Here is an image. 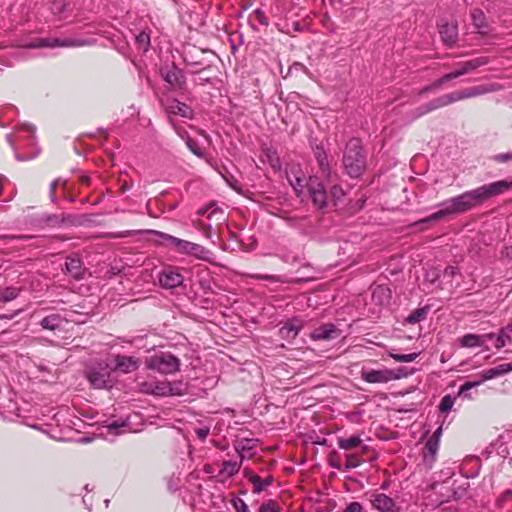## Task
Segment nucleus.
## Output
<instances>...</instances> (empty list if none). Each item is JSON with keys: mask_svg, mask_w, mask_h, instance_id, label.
<instances>
[{"mask_svg": "<svg viewBox=\"0 0 512 512\" xmlns=\"http://www.w3.org/2000/svg\"><path fill=\"white\" fill-rule=\"evenodd\" d=\"M512 187V181L500 180L445 200L440 209L417 223L438 221L450 215L462 214L479 206L487 199L502 194Z\"/></svg>", "mask_w": 512, "mask_h": 512, "instance_id": "nucleus-1", "label": "nucleus"}, {"mask_svg": "<svg viewBox=\"0 0 512 512\" xmlns=\"http://www.w3.org/2000/svg\"><path fill=\"white\" fill-rule=\"evenodd\" d=\"M343 164L351 177H358L365 169V158L362 154L361 143L358 139H351L344 152Z\"/></svg>", "mask_w": 512, "mask_h": 512, "instance_id": "nucleus-2", "label": "nucleus"}, {"mask_svg": "<svg viewBox=\"0 0 512 512\" xmlns=\"http://www.w3.org/2000/svg\"><path fill=\"white\" fill-rule=\"evenodd\" d=\"M148 369L156 370L163 374H171L179 370L180 361L174 355L167 352H158L145 359Z\"/></svg>", "mask_w": 512, "mask_h": 512, "instance_id": "nucleus-3", "label": "nucleus"}, {"mask_svg": "<svg viewBox=\"0 0 512 512\" xmlns=\"http://www.w3.org/2000/svg\"><path fill=\"white\" fill-rule=\"evenodd\" d=\"M512 371V363H503L494 368L482 371L479 374L480 379L476 381H469L463 384L459 389V394H465L470 389L477 387L487 380L494 379Z\"/></svg>", "mask_w": 512, "mask_h": 512, "instance_id": "nucleus-4", "label": "nucleus"}, {"mask_svg": "<svg viewBox=\"0 0 512 512\" xmlns=\"http://www.w3.org/2000/svg\"><path fill=\"white\" fill-rule=\"evenodd\" d=\"M145 391L156 396L183 395L186 385L182 382L161 381L145 384Z\"/></svg>", "mask_w": 512, "mask_h": 512, "instance_id": "nucleus-5", "label": "nucleus"}, {"mask_svg": "<svg viewBox=\"0 0 512 512\" xmlns=\"http://www.w3.org/2000/svg\"><path fill=\"white\" fill-rule=\"evenodd\" d=\"M88 380L94 388L103 389L111 387L113 384L112 371L107 366L94 368L88 372Z\"/></svg>", "mask_w": 512, "mask_h": 512, "instance_id": "nucleus-6", "label": "nucleus"}, {"mask_svg": "<svg viewBox=\"0 0 512 512\" xmlns=\"http://www.w3.org/2000/svg\"><path fill=\"white\" fill-rule=\"evenodd\" d=\"M399 378L400 376L394 370L389 368H382L378 370L372 369L362 372V379L371 384H384Z\"/></svg>", "mask_w": 512, "mask_h": 512, "instance_id": "nucleus-7", "label": "nucleus"}, {"mask_svg": "<svg viewBox=\"0 0 512 512\" xmlns=\"http://www.w3.org/2000/svg\"><path fill=\"white\" fill-rule=\"evenodd\" d=\"M456 101L454 92L444 94L438 98H435L431 100L430 102L418 107L414 113V118H418L420 116H423L433 110L443 108L447 105H450Z\"/></svg>", "mask_w": 512, "mask_h": 512, "instance_id": "nucleus-8", "label": "nucleus"}, {"mask_svg": "<svg viewBox=\"0 0 512 512\" xmlns=\"http://www.w3.org/2000/svg\"><path fill=\"white\" fill-rule=\"evenodd\" d=\"M308 192L315 206L322 209L327 205V193L323 184L315 177L308 180Z\"/></svg>", "mask_w": 512, "mask_h": 512, "instance_id": "nucleus-9", "label": "nucleus"}, {"mask_svg": "<svg viewBox=\"0 0 512 512\" xmlns=\"http://www.w3.org/2000/svg\"><path fill=\"white\" fill-rule=\"evenodd\" d=\"M87 44V41L84 40H76V39H38L35 43L30 45V47H77V46H84Z\"/></svg>", "mask_w": 512, "mask_h": 512, "instance_id": "nucleus-10", "label": "nucleus"}, {"mask_svg": "<svg viewBox=\"0 0 512 512\" xmlns=\"http://www.w3.org/2000/svg\"><path fill=\"white\" fill-rule=\"evenodd\" d=\"M287 179L297 195H301L305 187L308 188V181L299 167H291L290 170L287 171Z\"/></svg>", "mask_w": 512, "mask_h": 512, "instance_id": "nucleus-11", "label": "nucleus"}, {"mask_svg": "<svg viewBox=\"0 0 512 512\" xmlns=\"http://www.w3.org/2000/svg\"><path fill=\"white\" fill-rule=\"evenodd\" d=\"M372 506L379 512H399L395 501L383 493L373 494L371 498Z\"/></svg>", "mask_w": 512, "mask_h": 512, "instance_id": "nucleus-12", "label": "nucleus"}, {"mask_svg": "<svg viewBox=\"0 0 512 512\" xmlns=\"http://www.w3.org/2000/svg\"><path fill=\"white\" fill-rule=\"evenodd\" d=\"M183 276L175 268H168L164 270L159 276V282L162 287L173 289L183 283Z\"/></svg>", "mask_w": 512, "mask_h": 512, "instance_id": "nucleus-13", "label": "nucleus"}, {"mask_svg": "<svg viewBox=\"0 0 512 512\" xmlns=\"http://www.w3.org/2000/svg\"><path fill=\"white\" fill-rule=\"evenodd\" d=\"M165 110L171 115H179L188 119L193 116V110L185 103L176 99L168 100L165 104Z\"/></svg>", "mask_w": 512, "mask_h": 512, "instance_id": "nucleus-14", "label": "nucleus"}, {"mask_svg": "<svg viewBox=\"0 0 512 512\" xmlns=\"http://www.w3.org/2000/svg\"><path fill=\"white\" fill-rule=\"evenodd\" d=\"M149 233L158 235L160 238L169 241L179 253L186 254V255L189 254L190 245H191L190 241L179 239L172 235H169V234H166L163 232H159V231H155V230H151V231H149Z\"/></svg>", "mask_w": 512, "mask_h": 512, "instance_id": "nucleus-15", "label": "nucleus"}, {"mask_svg": "<svg viewBox=\"0 0 512 512\" xmlns=\"http://www.w3.org/2000/svg\"><path fill=\"white\" fill-rule=\"evenodd\" d=\"M161 75L163 79L172 86L181 87L182 86V73L181 70L178 69L174 64L171 66H166L161 69Z\"/></svg>", "mask_w": 512, "mask_h": 512, "instance_id": "nucleus-16", "label": "nucleus"}, {"mask_svg": "<svg viewBox=\"0 0 512 512\" xmlns=\"http://www.w3.org/2000/svg\"><path fill=\"white\" fill-rule=\"evenodd\" d=\"M116 369L123 373H131L138 369L139 361L131 356L118 355L115 359Z\"/></svg>", "mask_w": 512, "mask_h": 512, "instance_id": "nucleus-17", "label": "nucleus"}, {"mask_svg": "<svg viewBox=\"0 0 512 512\" xmlns=\"http://www.w3.org/2000/svg\"><path fill=\"white\" fill-rule=\"evenodd\" d=\"M339 336V331L332 324H325L319 328H316L311 333L313 340H329Z\"/></svg>", "mask_w": 512, "mask_h": 512, "instance_id": "nucleus-18", "label": "nucleus"}, {"mask_svg": "<svg viewBox=\"0 0 512 512\" xmlns=\"http://www.w3.org/2000/svg\"><path fill=\"white\" fill-rule=\"evenodd\" d=\"M487 63H488L487 57L475 58V59H472V60L462 63L461 66L457 70H455V72L457 73V77H460V76H463V75H465L483 65H486Z\"/></svg>", "mask_w": 512, "mask_h": 512, "instance_id": "nucleus-19", "label": "nucleus"}, {"mask_svg": "<svg viewBox=\"0 0 512 512\" xmlns=\"http://www.w3.org/2000/svg\"><path fill=\"white\" fill-rule=\"evenodd\" d=\"M489 91H490L489 88H487L484 85H481V86L466 88L461 91H454V94H455L456 101H461L464 99H468V98H472V97H476V96L485 94Z\"/></svg>", "mask_w": 512, "mask_h": 512, "instance_id": "nucleus-20", "label": "nucleus"}, {"mask_svg": "<svg viewBox=\"0 0 512 512\" xmlns=\"http://www.w3.org/2000/svg\"><path fill=\"white\" fill-rule=\"evenodd\" d=\"M440 35L447 45H452L457 38V28L453 24H445L440 27Z\"/></svg>", "mask_w": 512, "mask_h": 512, "instance_id": "nucleus-21", "label": "nucleus"}, {"mask_svg": "<svg viewBox=\"0 0 512 512\" xmlns=\"http://www.w3.org/2000/svg\"><path fill=\"white\" fill-rule=\"evenodd\" d=\"M255 447V441L250 439H243L237 441L235 448L240 456V460L242 461L246 457H251L252 454L249 452Z\"/></svg>", "mask_w": 512, "mask_h": 512, "instance_id": "nucleus-22", "label": "nucleus"}, {"mask_svg": "<svg viewBox=\"0 0 512 512\" xmlns=\"http://www.w3.org/2000/svg\"><path fill=\"white\" fill-rule=\"evenodd\" d=\"M300 324L297 320L287 322L281 329L280 334L283 338L293 339L300 331Z\"/></svg>", "mask_w": 512, "mask_h": 512, "instance_id": "nucleus-23", "label": "nucleus"}, {"mask_svg": "<svg viewBox=\"0 0 512 512\" xmlns=\"http://www.w3.org/2000/svg\"><path fill=\"white\" fill-rule=\"evenodd\" d=\"M484 344V339L480 335L477 334H466L460 339V345L466 348H475L482 346Z\"/></svg>", "mask_w": 512, "mask_h": 512, "instance_id": "nucleus-24", "label": "nucleus"}, {"mask_svg": "<svg viewBox=\"0 0 512 512\" xmlns=\"http://www.w3.org/2000/svg\"><path fill=\"white\" fill-rule=\"evenodd\" d=\"M315 156L319 164L320 170L330 179V167L327 154L323 149L318 147L315 152Z\"/></svg>", "mask_w": 512, "mask_h": 512, "instance_id": "nucleus-25", "label": "nucleus"}, {"mask_svg": "<svg viewBox=\"0 0 512 512\" xmlns=\"http://www.w3.org/2000/svg\"><path fill=\"white\" fill-rule=\"evenodd\" d=\"M241 464H242L241 460L239 462L224 461L222 463V468L220 470V473L222 475H225L226 477H232L239 472Z\"/></svg>", "mask_w": 512, "mask_h": 512, "instance_id": "nucleus-26", "label": "nucleus"}, {"mask_svg": "<svg viewBox=\"0 0 512 512\" xmlns=\"http://www.w3.org/2000/svg\"><path fill=\"white\" fill-rule=\"evenodd\" d=\"M362 443L359 436H352L350 438H338L337 444L340 449L349 450L358 447Z\"/></svg>", "mask_w": 512, "mask_h": 512, "instance_id": "nucleus-27", "label": "nucleus"}, {"mask_svg": "<svg viewBox=\"0 0 512 512\" xmlns=\"http://www.w3.org/2000/svg\"><path fill=\"white\" fill-rule=\"evenodd\" d=\"M372 298L374 301L384 304L388 302L390 298V290L385 286H377L372 293Z\"/></svg>", "mask_w": 512, "mask_h": 512, "instance_id": "nucleus-28", "label": "nucleus"}, {"mask_svg": "<svg viewBox=\"0 0 512 512\" xmlns=\"http://www.w3.org/2000/svg\"><path fill=\"white\" fill-rule=\"evenodd\" d=\"M263 153H264L268 163L274 170L281 169L280 158H279L277 152L273 148H265L263 150Z\"/></svg>", "mask_w": 512, "mask_h": 512, "instance_id": "nucleus-29", "label": "nucleus"}, {"mask_svg": "<svg viewBox=\"0 0 512 512\" xmlns=\"http://www.w3.org/2000/svg\"><path fill=\"white\" fill-rule=\"evenodd\" d=\"M177 133L181 136V138H183L185 140L187 147L194 155H196L199 158L204 157V154H203L202 150L199 148V146L197 145V143L194 140H192L187 135L186 132H180L179 130H177Z\"/></svg>", "mask_w": 512, "mask_h": 512, "instance_id": "nucleus-30", "label": "nucleus"}, {"mask_svg": "<svg viewBox=\"0 0 512 512\" xmlns=\"http://www.w3.org/2000/svg\"><path fill=\"white\" fill-rule=\"evenodd\" d=\"M427 314H428L427 307L417 308L416 310H414L412 313H410L407 316L406 322L409 324L419 323L426 318Z\"/></svg>", "mask_w": 512, "mask_h": 512, "instance_id": "nucleus-31", "label": "nucleus"}, {"mask_svg": "<svg viewBox=\"0 0 512 512\" xmlns=\"http://www.w3.org/2000/svg\"><path fill=\"white\" fill-rule=\"evenodd\" d=\"M471 17H472L474 25L477 27L479 32L484 33V31H482V29H484L486 27V22H485L486 18H485V14L483 13V11H481L480 9H474L471 13Z\"/></svg>", "mask_w": 512, "mask_h": 512, "instance_id": "nucleus-32", "label": "nucleus"}, {"mask_svg": "<svg viewBox=\"0 0 512 512\" xmlns=\"http://www.w3.org/2000/svg\"><path fill=\"white\" fill-rule=\"evenodd\" d=\"M208 254H209V251L206 250L203 246L191 242L188 255L195 256L196 258L201 259V260H206Z\"/></svg>", "mask_w": 512, "mask_h": 512, "instance_id": "nucleus-33", "label": "nucleus"}, {"mask_svg": "<svg viewBox=\"0 0 512 512\" xmlns=\"http://www.w3.org/2000/svg\"><path fill=\"white\" fill-rule=\"evenodd\" d=\"M442 435V427L436 429L432 438L427 443V449L431 454H435L439 447L440 437Z\"/></svg>", "mask_w": 512, "mask_h": 512, "instance_id": "nucleus-34", "label": "nucleus"}, {"mask_svg": "<svg viewBox=\"0 0 512 512\" xmlns=\"http://www.w3.org/2000/svg\"><path fill=\"white\" fill-rule=\"evenodd\" d=\"M61 324V318L58 315H50L45 317L41 321V325L45 329L54 330L58 328Z\"/></svg>", "mask_w": 512, "mask_h": 512, "instance_id": "nucleus-35", "label": "nucleus"}, {"mask_svg": "<svg viewBox=\"0 0 512 512\" xmlns=\"http://www.w3.org/2000/svg\"><path fill=\"white\" fill-rule=\"evenodd\" d=\"M388 355L395 361L403 362V363L413 362L419 356L418 353L398 354V353H395L394 351H389Z\"/></svg>", "mask_w": 512, "mask_h": 512, "instance_id": "nucleus-36", "label": "nucleus"}, {"mask_svg": "<svg viewBox=\"0 0 512 512\" xmlns=\"http://www.w3.org/2000/svg\"><path fill=\"white\" fill-rule=\"evenodd\" d=\"M66 270L69 272L74 278L80 277V261L78 259H68L65 263Z\"/></svg>", "mask_w": 512, "mask_h": 512, "instance_id": "nucleus-37", "label": "nucleus"}, {"mask_svg": "<svg viewBox=\"0 0 512 512\" xmlns=\"http://www.w3.org/2000/svg\"><path fill=\"white\" fill-rule=\"evenodd\" d=\"M19 291L16 288L8 287L5 289H0V301L9 302L15 299L18 295Z\"/></svg>", "mask_w": 512, "mask_h": 512, "instance_id": "nucleus-38", "label": "nucleus"}, {"mask_svg": "<svg viewBox=\"0 0 512 512\" xmlns=\"http://www.w3.org/2000/svg\"><path fill=\"white\" fill-rule=\"evenodd\" d=\"M258 512H281V508L277 501L268 500L260 505Z\"/></svg>", "mask_w": 512, "mask_h": 512, "instance_id": "nucleus-39", "label": "nucleus"}, {"mask_svg": "<svg viewBox=\"0 0 512 512\" xmlns=\"http://www.w3.org/2000/svg\"><path fill=\"white\" fill-rule=\"evenodd\" d=\"M508 329L502 328L496 338L495 347L497 349L503 348L507 344V340H510V336L507 333Z\"/></svg>", "mask_w": 512, "mask_h": 512, "instance_id": "nucleus-40", "label": "nucleus"}, {"mask_svg": "<svg viewBox=\"0 0 512 512\" xmlns=\"http://www.w3.org/2000/svg\"><path fill=\"white\" fill-rule=\"evenodd\" d=\"M330 194L334 202V205H337L338 202L345 196L344 190L342 189V187L338 185H333L331 187Z\"/></svg>", "mask_w": 512, "mask_h": 512, "instance_id": "nucleus-41", "label": "nucleus"}, {"mask_svg": "<svg viewBox=\"0 0 512 512\" xmlns=\"http://www.w3.org/2000/svg\"><path fill=\"white\" fill-rule=\"evenodd\" d=\"M453 405H454L453 398L450 395H446L442 398L440 405H439V409L442 412H448L452 409Z\"/></svg>", "mask_w": 512, "mask_h": 512, "instance_id": "nucleus-42", "label": "nucleus"}, {"mask_svg": "<svg viewBox=\"0 0 512 512\" xmlns=\"http://www.w3.org/2000/svg\"><path fill=\"white\" fill-rule=\"evenodd\" d=\"M443 84H445V81L441 78L435 80L433 83H431L429 86H426L425 88H423L420 93L423 94V93H426V92H429V91H433V90H436L438 88H440Z\"/></svg>", "mask_w": 512, "mask_h": 512, "instance_id": "nucleus-43", "label": "nucleus"}, {"mask_svg": "<svg viewBox=\"0 0 512 512\" xmlns=\"http://www.w3.org/2000/svg\"><path fill=\"white\" fill-rule=\"evenodd\" d=\"M346 468L347 469H352V468H356L357 466L360 465V461L356 458L355 455L353 454H349L346 456Z\"/></svg>", "mask_w": 512, "mask_h": 512, "instance_id": "nucleus-44", "label": "nucleus"}, {"mask_svg": "<svg viewBox=\"0 0 512 512\" xmlns=\"http://www.w3.org/2000/svg\"><path fill=\"white\" fill-rule=\"evenodd\" d=\"M251 481L254 485V492H256V493L261 492L264 489V487L266 486L264 481H262L261 478L257 475L253 476L251 478Z\"/></svg>", "mask_w": 512, "mask_h": 512, "instance_id": "nucleus-45", "label": "nucleus"}, {"mask_svg": "<svg viewBox=\"0 0 512 512\" xmlns=\"http://www.w3.org/2000/svg\"><path fill=\"white\" fill-rule=\"evenodd\" d=\"M136 39L139 42V44L144 48V50L148 48L150 42V37L148 33L141 32Z\"/></svg>", "mask_w": 512, "mask_h": 512, "instance_id": "nucleus-46", "label": "nucleus"}, {"mask_svg": "<svg viewBox=\"0 0 512 512\" xmlns=\"http://www.w3.org/2000/svg\"><path fill=\"white\" fill-rule=\"evenodd\" d=\"M255 279H261V280H269L272 282H282V279L279 276L276 275H262V274H256L252 275Z\"/></svg>", "mask_w": 512, "mask_h": 512, "instance_id": "nucleus-47", "label": "nucleus"}, {"mask_svg": "<svg viewBox=\"0 0 512 512\" xmlns=\"http://www.w3.org/2000/svg\"><path fill=\"white\" fill-rule=\"evenodd\" d=\"M234 507L237 512H250L248 510L247 504L242 499H237L234 501Z\"/></svg>", "mask_w": 512, "mask_h": 512, "instance_id": "nucleus-48", "label": "nucleus"}, {"mask_svg": "<svg viewBox=\"0 0 512 512\" xmlns=\"http://www.w3.org/2000/svg\"><path fill=\"white\" fill-rule=\"evenodd\" d=\"M343 512H363V507L359 502H352Z\"/></svg>", "mask_w": 512, "mask_h": 512, "instance_id": "nucleus-49", "label": "nucleus"}, {"mask_svg": "<svg viewBox=\"0 0 512 512\" xmlns=\"http://www.w3.org/2000/svg\"><path fill=\"white\" fill-rule=\"evenodd\" d=\"M195 432L199 439L205 440L209 434V428L208 427L199 428V429H196Z\"/></svg>", "mask_w": 512, "mask_h": 512, "instance_id": "nucleus-50", "label": "nucleus"}, {"mask_svg": "<svg viewBox=\"0 0 512 512\" xmlns=\"http://www.w3.org/2000/svg\"><path fill=\"white\" fill-rule=\"evenodd\" d=\"M255 14L257 16V20L263 24V25H268V21L266 19V17L264 16V13L263 11H261L260 9H257L255 10Z\"/></svg>", "mask_w": 512, "mask_h": 512, "instance_id": "nucleus-51", "label": "nucleus"}, {"mask_svg": "<svg viewBox=\"0 0 512 512\" xmlns=\"http://www.w3.org/2000/svg\"><path fill=\"white\" fill-rule=\"evenodd\" d=\"M512 159V152L511 153H503L496 156V160L499 162H507Z\"/></svg>", "mask_w": 512, "mask_h": 512, "instance_id": "nucleus-52", "label": "nucleus"}, {"mask_svg": "<svg viewBox=\"0 0 512 512\" xmlns=\"http://www.w3.org/2000/svg\"><path fill=\"white\" fill-rule=\"evenodd\" d=\"M123 425H119L116 422H113L107 426L108 430L111 432H114V434H118L119 428H121Z\"/></svg>", "mask_w": 512, "mask_h": 512, "instance_id": "nucleus-53", "label": "nucleus"}, {"mask_svg": "<svg viewBox=\"0 0 512 512\" xmlns=\"http://www.w3.org/2000/svg\"><path fill=\"white\" fill-rule=\"evenodd\" d=\"M456 78H458V77H457V73L455 71L450 72V73L445 74L444 76H442V79L445 81V83L447 81H450V80H453V79H456Z\"/></svg>", "mask_w": 512, "mask_h": 512, "instance_id": "nucleus-54", "label": "nucleus"}, {"mask_svg": "<svg viewBox=\"0 0 512 512\" xmlns=\"http://www.w3.org/2000/svg\"><path fill=\"white\" fill-rule=\"evenodd\" d=\"M217 214H220L221 216H223V211L218 210V209H213V210L209 213L208 218H211L212 216L217 215Z\"/></svg>", "mask_w": 512, "mask_h": 512, "instance_id": "nucleus-55", "label": "nucleus"}, {"mask_svg": "<svg viewBox=\"0 0 512 512\" xmlns=\"http://www.w3.org/2000/svg\"><path fill=\"white\" fill-rule=\"evenodd\" d=\"M480 336L483 337L484 343H485L487 340L492 339L494 337V334L493 333H488V334L480 335Z\"/></svg>", "mask_w": 512, "mask_h": 512, "instance_id": "nucleus-56", "label": "nucleus"}, {"mask_svg": "<svg viewBox=\"0 0 512 512\" xmlns=\"http://www.w3.org/2000/svg\"><path fill=\"white\" fill-rule=\"evenodd\" d=\"M57 185H58V181H53V182L51 183V185H50V190H51V193H52V194L54 193V191H55V189H56Z\"/></svg>", "mask_w": 512, "mask_h": 512, "instance_id": "nucleus-57", "label": "nucleus"}, {"mask_svg": "<svg viewBox=\"0 0 512 512\" xmlns=\"http://www.w3.org/2000/svg\"><path fill=\"white\" fill-rule=\"evenodd\" d=\"M503 496H504L505 498H506V497H510V496H512V491L507 490V491L503 494Z\"/></svg>", "mask_w": 512, "mask_h": 512, "instance_id": "nucleus-58", "label": "nucleus"}, {"mask_svg": "<svg viewBox=\"0 0 512 512\" xmlns=\"http://www.w3.org/2000/svg\"><path fill=\"white\" fill-rule=\"evenodd\" d=\"M208 209H209V208H206V209H200V210L198 211V214L202 215V214H204Z\"/></svg>", "mask_w": 512, "mask_h": 512, "instance_id": "nucleus-59", "label": "nucleus"}, {"mask_svg": "<svg viewBox=\"0 0 512 512\" xmlns=\"http://www.w3.org/2000/svg\"><path fill=\"white\" fill-rule=\"evenodd\" d=\"M506 329H508V331H512V323H511L510 325H508V326L506 327Z\"/></svg>", "mask_w": 512, "mask_h": 512, "instance_id": "nucleus-60", "label": "nucleus"}, {"mask_svg": "<svg viewBox=\"0 0 512 512\" xmlns=\"http://www.w3.org/2000/svg\"><path fill=\"white\" fill-rule=\"evenodd\" d=\"M265 485H268L270 482L269 480H264Z\"/></svg>", "mask_w": 512, "mask_h": 512, "instance_id": "nucleus-61", "label": "nucleus"}]
</instances>
